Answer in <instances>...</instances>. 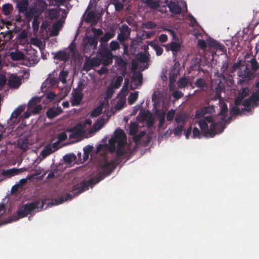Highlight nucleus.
Here are the masks:
<instances>
[{
  "instance_id": "e433bc0d",
  "label": "nucleus",
  "mask_w": 259,
  "mask_h": 259,
  "mask_svg": "<svg viewBox=\"0 0 259 259\" xmlns=\"http://www.w3.org/2000/svg\"><path fill=\"white\" fill-rule=\"evenodd\" d=\"M250 99L251 102L254 103L255 105L259 104V89H258V92L253 93L250 97Z\"/></svg>"
},
{
  "instance_id": "e2e57ef3",
  "label": "nucleus",
  "mask_w": 259,
  "mask_h": 259,
  "mask_svg": "<svg viewBox=\"0 0 259 259\" xmlns=\"http://www.w3.org/2000/svg\"><path fill=\"white\" fill-rule=\"evenodd\" d=\"M108 147V145L107 144H99L96 147V153H99L102 151H105L107 148Z\"/></svg>"
},
{
  "instance_id": "ddd939ff",
  "label": "nucleus",
  "mask_w": 259,
  "mask_h": 259,
  "mask_svg": "<svg viewBox=\"0 0 259 259\" xmlns=\"http://www.w3.org/2000/svg\"><path fill=\"white\" fill-rule=\"evenodd\" d=\"M163 46L165 48L166 51L170 50L172 53L173 56H176L177 53L180 52L181 50V45L176 41H171L168 44L163 45Z\"/></svg>"
},
{
  "instance_id": "f257e3e1",
  "label": "nucleus",
  "mask_w": 259,
  "mask_h": 259,
  "mask_svg": "<svg viewBox=\"0 0 259 259\" xmlns=\"http://www.w3.org/2000/svg\"><path fill=\"white\" fill-rule=\"evenodd\" d=\"M126 136L122 130L117 129L114 132V136L109 140L110 151L113 152L116 150L115 160L110 161L105 159L103 164L101 167L100 171L96 176L97 182H99L106 177L109 175L119 163V159L126 153L124 147L126 144Z\"/></svg>"
},
{
  "instance_id": "cd10ccee",
  "label": "nucleus",
  "mask_w": 259,
  "mask_h": 259,
  "mask_svg": "<svg viewBox=\"0 0 259 259\" xmlns=\"http://www.w3.org/2000/svg\"><path fill=\"white\" fill-rule=\"evenodd\" d=\"M54 152V150L52 149L51 145L48 144L44 147V149L41 152L40 154L43 158H45Z\"/></svg>"
},
{
  "instance_id": "473e14b6",
  "label": "nucleus",
  "mask_w": 259,
  "mask_h": 259,
  "mask_svg": "<svg viewBox=\"0 0 259 259\" xmlns=\"http://www.w3.org/2000/svg\"><path fill=\"white\" fill-rule=\"evenodd\" d=\"M69 72L67 70H62L59 76V80L63 83V84H65L66 83V78L67 77L68 75Z\"/></svg>"
},
{
  "instance_id": "393cba45",
  "label": "nucleus",
  "mask_w": 259,
  "mask_h": 259,
  "mask_svg": "<svg viewBox=\"0 0 259 259\" xmlns=\"http://www.w3.org/2000/svg\"><path fill=\"white\" fill-rule=\"evenodd\" d=\"M115 31L112 30L111 32H106L104 35L100 38V41L101 44H104L108 41L115 36Z\"/></svg>"
},
{
  "instance_id": "9b49d317",
  "label": "nucleus",
  "mask_w": 259,
  "mask_h": 259,
  "mask_svg": "<svg viewBox=\"0 0 259 259\" xmlns=\"http://www.w3.org/2000/svg\"><path fill=\"white\" fill-rule=\"evenodd\" d=\"M28 33L27 32L23 30L19 34V44L22 45L26 46L28 49V47L31 48L32 45V38H30L29 40L27 38Z\"/></svg>"
},
{
  "instance_id": "13d9d810",
  "label": "nucleus",
  "mask_w": 259,
  "mask_h": 259,
  "mask_svg": "<svg viewBox=\"0 0 259 259\" xmlns=\"http://www.w3.org/2000/svg\"><path fill=\"white\" fill-rule=\"evenodd\" d=\"M31 115V112L28 111H25L23 115V119L22 121V123L25 126H27V124L25 121L26 119L28 118Z\"/></svg>"
},
{
  "instance_id": "6e6552de",
  "label": "nucleus",
  "mask_w": 259,
  "mask_h": 259,
  "mask_svg": "<svg viewBox=\"0 0 259 259\" xmlns=\"http://www.w3.org/2000/svg\"><path fill=\"white\" fill-rule=\"evenodd\" d=\"M82 45L83 51L87 52L86 50L88 49L89 47L93 49L97 48L98 40L94 37L87 36L83 39Z\"/></svg>"
},
{
  "instance_id": "a19ab883",
  "label": "nucleus",
  "mask_w": 259,
  "mask_h": 259,
  "mask_svg": "<svg viewBox=\"0 0 259 259\" xmlns=\"http://www.w3.org/2000/svg\"><path fill=\"white\" fill-rule=\"evenodd\" d=\"M25 18L26 20L29 22L32 19V7H30L27 11L25 12Z\"/></svg>"
},
{
  "instance_id": "bb28decb",
  "label": "nucleus",
  "mask_w": 259,
  "mask_h": 259,
  "mask_svg": "<svg viewBox=\"0 0 259 259\" xmlns=\"http://www.w3.org/2000/svg\"><path fill=\"white\" fill-rule=\"evenodd\" d=\"M143 76L141 73L139 74H133L132 77V82L134 83L137 87L142 83Z\"/></svg>"
},
{
  "instance_id": "2eb2a0df",
  "label": "nucleus",
  "mask_w": 259,
  "mask_h": 259,
  "mask_svg": "<svg viewBox=\"0 0 259 259\" xmlns=\"http://www.w3.org/2000/svg\"><path fill=\"white\" fill-rule=\"evenodd\" d=\"M8 84L11 89H17L21 84V80L18 76L12 74L8 80Z\"/></svg>"
},
{
  "instance_id": "b1692460",
  "label": "nucleus",
  "mask_w": 259,
  "mask_h": 259,
  "mask_svg": "<svg viewBox=\"0 0 259 259\" xmlns=\"http://www.w3.org/2000/svg\"><path fill=\"white\" fill-rule=\"evenodd\" d=\"M85 21L87 23L96 24L98 22V19L96 17V14L94 11H90L87 14Z\"/></svg>"
},
{
  "instance_id": "1a4fd4ad",
  "label": "nucleus",
  "mask_w": 259,
  "mask_h": 259,
  "mask_svg": "<svg viewBox=\"0 0 259 259\" xmlns=\"http://www.w3.org/2000/svg\"><path fill=\"white\" fill-rule=\"evenodd\" d=\"M48 5L45 0H36L33 4V16H38L47 9Z\"/></svg>"
},
{
  "instance_id": "8fccbe9b",
  "label": "nucleus",
  "mask_w": 259,
  "mask_h": 259,
  "mask_svg": "<svg viewBox=\"0 0 259 259\" xmlns=\"http://www.w3.org/2000/svg\"><path fill=\"white\" fill-rule=\"evenodd\" d=\"M110 51H115L119 48V45L117 41L113 40L110 43Z\"/></svg>"
},
{
  "instance_id": "4c0bfd02",
  "label": "nucleus",
  "mask_w": 259,
  "mask_h": 259,
  "mask_svg": "<svg viewBox=\"0 0 259 259\" xmlns=\"http://www.w3.org/2000/svg\"><path fill=\"white\" fill-rule=\"evenodd\" d=\"M251 69L254 72L257 71L259 68V63L257 62L256 59L254 57L249 61Z\"/></svg>"
},
{
  "instance_id": "c03bdc74",
  "label": "nucleus",
  "mask_w": 259,
  "mask_h": 259,
  "mask_svg": "<svg viewBox=\"0 0 259 259\" xmlns=\"http://www.w3.org/2000/svg\"><path fill=\"white\" fill-rule=\"evenodd\" d=\"M188 84V80L186 77H183L179 79L178 82V87L180 89L185 88Z\"/></svg>"
},
{
  "instance_id": "5701e85b",
  "label": "nucleus",
  "mask_w": 259,
  "mask_h": 259,
  "mask_svg": "<svg viewBox=\"0 0 259 259\" xmlns=\"http://www.w3.org/2000/svg\"><path fill=\"white\" fill-rule=\"evenodd\" d=\"M9 56L13 61H19L24 59V55L19 51L11 52Z\"/></svg>"
},
{
  "instance_id": "c756f323",
  "label": "nucleus",
  "mask_w": 259,
  "mask_h": 259,
  "mask_svg": "<svg viewBox=\"0 0 259 259\" xmlns=\"http://www.w3.org/2000/svg\"><path fill=\"white\" fill-rule=\"evenodd\" d=\"M228 107L226 104L224 103L221 106V111L219 115L221 116V120H225L227 116Z\"/></svg>"
},
{
  "instance_id": "4d7b16f0",
  "label": "nucleus",
  "mask_w": 259,
  "mask_h": 259,
  "mask_svg": "<svg viewBox=\"0 0 259 259\" xmlns=\"http://www.w3.org/2000/svg\"><path fill=\"white\" fill-rule=\"evenodd\" d=\"M172 97L176 100L183 97L184 94L180 91L176 90L172 93Z\"/></svg>"
},
{
  "instance_id": "7ed1b4c3",
  "label": "nucleus",
  "mask_w": 259,
  "mask_h": 259,
  "mask_svg": "<svg viewBox=\"0 0 259 259\" xmlns=\"http://www.w3.org/2000/svg\"><path fill=\"white\" fill-rule=\"evenodd\" d=\"M97 182V178H91L88 181H83L80 184L74 185L72 187V191H75L74 195L77 196L79 194L89 189V187L92 188L95 184L98 183Z\"/></svg>"
},
{
  "instance_id": "49530a36",
  "label": "nucleus",
  "mask_w": 259,
  "mask_h": 259,
  "mask_svg": "<svg viewBox=\"0 0 259 259\" xmlns=\"http://www.w3.org/2000/svg\"><path fill=\"white\" fill-rule=\"evenodd\" d=\"M68 49L70 50L72 55H74L75 53L77 52L76 45L75 42V39L73 40L71 43L70 44L69 46L68 47Z\"/></svg>"
},
{
  "instance_id": "a878e982",
  "label": "nucleus",
  "mask_w": 259,
  "mask_h": 259,
  "mask_svg": "<svg viewBox=\"0 0 259 259\" xmlns=\"http://www.w3.org/2000/svg\"><path fill=\"white\" fill-rule=\"evenodd\" d=\"M195 85L201 90H204L207 88V83L205 79L203 78H197L195 82Z\"/></svg>"
},
{
  "instance_id": "a211bd4d",
  "label": "nucleus",
  "mask_w": 259,
  "mask_h": 259,
  "mask_svg": "<svg viewBox=\"0 0 259 259\" xmlns=\"http://www.w3.org/2000/svg\"><path fill=\"white\" fill-rule=\"evenodd\" d=\"M70 54L63 51H59L57 52L54 56L55 59L64 62L68 61L70 59Z\"/></svg>"
},
{
  "instance_id": "864d4df0",
  "label": "nucleus",
  "mask_w": 259,
  "mask_h": 259,
  "mask_svg": "<svg viewBox=\"0 0 259 259\" xmlns=\"http://www.w3.org/2000/svg\"><path fill=\"white\" fill-rule=\"evenodd\" d=\"M158 118L159 120L158 127L159 128H161L163 126L165 121V113H161L158 116Z\"/></svg>"
},
{
  "instance_id": "aec40b11",
  "label": "nucleus",
  "mask_w": 259,
  "mask_h": 259,
  "mask_svg": "<svg viewBox=\"0 0 259 259\" xmlns=\"http://www.w3.org/2000/svg\"><path fill=\"white\" fill-rule=\"evenodd\" d=\"M171 13L175 14H180L182 12L181 7L176 3L171 1L167 5Z\"/></svg>"
},
{
  "instance_id": "c9c22d12",
  "label": "nucleus",
  "mask_w": 259,
  "mask_h": 259,
  "mask_svg": "<svg viewBox=\"0 0 259 259\" xmlns=\"http://www.w3.org/2000/svg\"><path fill=\"white\" fill-rule=\"evenodd\" d=\"M48 18L51 20H53L58 18V12L56 9H50L48 11Z\"/></svg>"
},
{
  "instance_id": "de8ad7c7",
  "label": "nucleus",
  "mask_w": 259,
  "mask_h": 259,
  "mask_svg": "<svg viewBox=\"0 0 259 259\" xmlns=\"http://www.w3.org/2000/svg\"><path fill=\"white\" fill-rule=\"evenodd\" d=\"M138 132V126L136 123L131 125L130 127L129 134L132 136L135 135Z\"/></svg>"
},
{
  "instance_id": "dca6fc26",
  "label": "nucleus",
  "mask_w": 259,
  "mask_h": 259,
  "mask_svg": "<svg viewBox=\"0 0 259 259\" xmlns=\"http://www.w3.org/2000/svg\"><path fill=\"white\" fill-rule=\"evenodd\" d=\"M83 95L82 93V91H78L72 94V97L71 99V104L73 106H78L80 104Z\"/></svg>"
},
{
  "instance_id": "58836bf2",
  "label": "nucleus",
  "mask_w": 259,
  "mask_h": 259,
  "mask_svg": "<svg viewBox=\"0 0 259 259\" xmlns=\"http://www.w3.org/2000/svg\"><path fill=\"white\" fill-rule=\"evenodd\" d=\"M102 111V108L100 106H98L95 108L91 112L90 116L92 117H96L99 116Z\"/></svg>"
},
{
  "instance_id": "a18cd8bd",
  "label": "nucleus",
  "mask_w": 259,
  "mask_h": 259,
  "mask_svg": "<svg viewBox=\"0 0 259 259\" xmlns=\"http://www.w3.org/2000/svg\"><path fill=\"white\" fill-rule=\"evenodd\" d=\"M184 129V125L179 124L174 129V134L176 136H180Z\"/></svg>"
},
{
  "instance_id": "2f4dec72",
  "label": "nucleus",
  "mask_w": 259,
  "mask_h": 259,
  "mask_svg": "<svg viewBox=\"0 0 259 259\" xmlns=\"http://www.w3.org/2000/svg\"><path fill=\"white\" fill-rule=\"evenodd\" d=\"M136 60L140 63H146L149 60V57L144 53H140L137 55Z\"/></svg>"
},
{
  "instance_id": "423d86ee",
  "label": "nucleus",
  "mask_w": 259,
  "mask_h": 259,
  "mask_svg": "<svg viewBox=\"0 0 259 259\" xmlns=\"http://www.w3.org/2000/svg\"><path fill=\"white\" fill-rule=\"evenodd\" d=\"M119 30L120 33L118 34L117 39L122 44L130 37L131 29L126 24H124L120 27Z\"/></svg>"
},
{
  "instance_id": "5fc2aeb1",
  "label": "nucleus",
  "mask_w": 259,
  "mask_h": 259,
  "mask_svg": "<svg viewBox=\"0 0 259 259\" xmlns=\"http://www.w3.org/2000/svg\"><path fill=\"white\" fill-rule=\"evenodd\" d=\"M248 89L247 88H243L240 91L238 96L244 98L248 95Z\"/></svg>"
},
{
  "instance_id": "338daca9",
  "label": "nucleus",
  "mask_w": 259,
  "mask_h": 259,
  "mask_svg": "<svg viewBox=\"0 0 259 259\" xmlns=\"http://www.w3.org/2000/svg\"><path fill=\"white\" fill-rule=\"evenodd\" d=\"M220 43L214 39L209 40L208 42L209 47L215 49Z\"/></svg>"
},
{
  "instance_id": "603ef678",
  "label": "nucleus",
  "mask_w": 259,
  "mask_h": 259,
  "mask_svg": "<svg viewBox=\"0 0 259 259\" xmlns=\"http://www.w3.org/2000/svg\"><path fill=\"white\" fill-rule=\"evenodd\" d=\"M192 134H193V136H192L193 138H201L202 137L201 133H200V131L196 127H194V128L192 131Z\"/></svg>"
},
{
  "instance_id": "4be33fe9",
  "label": "nucleus",
  "mask_w": 259,
  "mask_h": 259,
  "mask_svg": "<svg viewBox=\"0 0 259 259\" xmlns=\"http://www.w3.org/2000/svg\"><path fill=\"white\" fill-rule=\"evenodd\" d=\"M28 7V0H20L17 5L19 12L24 13Z\"/></svg>"
},
{
  "instance_id": "6e6d98bb",
  "label": "nucleus",
  "mask_w": 259,
  "mask_h": 259,
  "mask_svg": "<svg viewBox=\"0 0 259 259\" xmlns=\"http://www.w3.org/2000/svg\"><path fill=\"white\" fill-rule=\"evenodd\" d=\"M92 31L94 33L93 37L96 38V39H97L99 36L102 35L103 34V32L101 29H97L94 28L92 29Z\"/></svg>"
},
{
  "instance_id": "f704fd0d",
  "label": "nucleus",
  "mask_w": 259,
  "mask_h": 259,
  "mask_svg": "<svg viewBox=\"0 0 259 259\" xmlns=\"http://www.w3.org/2000/svg\"><path fill=\"white\" fill-rule=\"evenodd\" d=\"M138 92H135L130 94L128 97V102L129 104H133L138 99Z\"/></svg>"
},
{
  "instance_id": "69168bd1",
  "label": "nucleus",
  "mask_w": 259,
  "mask_h": 259,
  "mask_svg": "<svg viewBox=\"0 0 259 259\" xmlns=\"http://www.w3.org/2000/svg\"><path fill=\"white\" fill-rule=\"evenodd\" d=\"M198 46L202 49L205 50L207 47L206 41L204 39H199Z\"/></svg>"
},
{
  "instance_id": "20e7f679",
  "label": "nucleus",
  "mask_w": 259,
  "mask_h": 259,
  "mask_svg": "<svg viewBox=\"0 0 259 259\" xmlns=\"http://www.w3.org/2000/svg\"><path fill=\"white\" fill-rule=\"evenodd\" d=\"M225 128V125L222 124L221 121L211 123L210 124L209 128L208 127L205 138H213L216 135L222 133Z\"/></svg>"
},
{
  "instance_id": "052dcab7",
  "label": "nucleus",
  "mask_w": 259,
  "mask_h": 259,
  "mask_svg": "<svg viewBox=\"0 0 259 259\" xmlns=\"http://www.w3.org/2000/svg\"><path fill=\"white\" fill-rule=\"evenodd\" d=\"M175 114V111L173 109L169 110L166 114V119L168 121H170L172 120Z\"/></svg>"
},
{
  "instance_id": "f8f14e48",
  "label": "nucleus",
  "mask_w": 259,
  "mask_h": 259,
  "mask_svg": "<svg viewBox=\"0 0 259 259\" xmlns=\"http://www.w3.org/2000/svg\"><path fill=\"white\" fill-rule=\"evenodd\" d=\"M237 74L239 77L245 79L246 80H251L254 76V73L249 70L248 67L246 66H245L244 70L240 68L238 71Z\"/></svg>"
},
{
  "instance_id": "9d476101",
  "label": "nucleus",
  "mask_w": 259,
  "mask_h": 259,
  "mask_svg": "<svg viewBox=\"0 0 259 259\" xmlns=\"http://www.w3.org/2000/svg\"><path fill=\"white\" fill-rule=\"evenodd\" d=\"M25 105L18 106L12 113L10 119L8 120V123L10 125L14 124L19 122L18 117L25 110Z\"/></svg>"
},
{
  "instance_id": "f03ea898",
  "label": "nucleus",
  "mask_w": 259,
  "mask_h": 259,
  "mask_svg": "<svg viewBox=\"0 0 259 259\" xmlns=\"http://www.w3.org/2000/svg\"><path fill=\"white\" fill-rule=\"evenodd\" d=\"M32 211V202L18 206L16 214H13L9 223L17 221L21 218H24Z\"/></svg>"
},
{
  "instance_id": "7c9ffc66",
  "label": "nucleus",
  "mask_w": 259,
  "mask_h": 259,
  "mask_svg": "<svg viewBox=\"0 0 259 259\" xmlns=\"http://www.w3.org/2000/svg\"><path fill=\"white\" fill-rule=\"evenodd\" d=\"M94 67L91 58H88L85 59V61L83 64V69L86 71L91 70Z\"/></svg>"
},
{
  "instance_id": "09e8293b",
  "label": "nucleus",
  "mask_w": 259,
  "mask_h": 259,
  "mask_svg": "<svg viewBox=\"0 0 259 259\" xmlns=\"http://www.w3.org/2000/svg\"><path fill=\"white\" fill-rule=\"evenodd\" d=\"M152 46L154 50L156 51V55L157 56H160L161 55H162L163 52V50L161 47L159 46L156 44H154Z\"/></svg>"
},
{
  "instance_id": "0eeeda50",
  "label": "nucleus",
  "mask_w": 259,
  "mask_h": 259,
  "mask_svg": "<svg viewBox=\"0 0 259 259\" xmlns=\"http://www.w3.org/2000/svg\"><path fill=\"white\" fill-rule=\"evenodd\" d=\"M211 88L215 93V97L218 99L221 98V93L224 88V84L221 79L218 78L213 80L211 82Z\"/></svg>"
},
{
  "instance_id": "c85d7f7f",
  "label": "nucleus",
  "mask_w": 259,
  "mask_h": 259,
  "mask_svg": "<svg viewBox=\"0 0 259 259\" xmlns=\"http://www.w3.org/2000/svg\"><path fill=\"white\" fill-rule=\"evenodd\" d=\"M159 0H146V4L151 9H157L160 7Z\"/></svg>"
},
{
  "instance_id": "79ce46f5",
  "label": "nucleus",
  "mask_w": 259,
  "mask_h": 259,
  "mask_svg": "<svg viewBox=\"0 0 259 259\" xmlns=\"http://www.w3.org/2000/svg\"><path fill=\"white\" fill-rule=\"evenodd\" d=\"M45 204L44 201H38L33 199V211L36 209H41Z\"/></svg>"
},
{
  "instance_id": "6ab92c4d",
  "label": "nucleus",
  "mask_w": 259,
  "mask_h": 259,
  "mask_svg": "<svg viewBox=\"0 0 259 259\" xmlns=\"http://www.w3.org/2000/svg\"><path fill=\"white\" fill-rule=\"evenodd\" d=\"M115 65L118 69L125 70L126 68L127 63L121 56H114Z\"/></svg>"
},
{
  "instance_id": "3c124183",
  "label": "nucleus",
  "mask_w": 259,
  "mask_h": 259,
  "mask_svg": "<svg viewBox=\"0 0 259 259\" xmlns=\"http://www.w3.org/2000/svg\"><path fill=\"white\" fill-rule=\"evenodd\" d=\"M206 110L207 108L204 107L200 110H197L196 112V117L200 118L204 116L207 113Z\"/></svg>"
},
{
  "instance_id": "37998d69",
  "label": "nucleus",
  "mask_w": 259,
  "mask_h": 259,
  "mask_svg": "<svg viewBox=\"0 0 259 259\" xmlns=\"http://www.w3.org/2000/svg\"><path fill=\"white\" fill-rule=\"evenodd\" d=\"M12 8L11 4H5L2 6L3 13L5 15H8L10 13V10Z\"/></svg>"
},
{
  "instance_id": "39448f33",
  "label": "nucleus",
  "mask_w": 259,
  "mask_h": 259,
  "mask_svg": "<svg viewBox=\"0 0 259 259\" xmlns=\"http://www.w3.org/2000/svg\"><path fill=\"white\" fill-rule=\"evenodd\" d=\"M100 55L102 64L104 66H107L112 63L114 56H113L111 51L107 48L100 50Z\"/></svg>"
},
{
  "instance_id": "680f3d73",
  "label": "nucleus",
  "mask_w": 259,
  "mask_h": 259,
  "mask_svg": "<svg viewBox=\"0 0 259 259\" xmlns=\"http://www.w3.org/2000/svg\"><path fill=\"white\" fill-rule=\"evenodd\" d=\"M91 59L94 67H98L101 64H102V62L100 58L94 57Z\"/></svg>"
},
{
  "instance_id": "0e129e2a",
  "label": "nucleus",
  "mask_w": 259,
  "mask_h": 259,
  "mask_svg": "<svg viewBox=\"0 0 259 259\" xmlns=\"http://www.w3.org/2000/svg\"><path fill=\"white\" fill-rule=\"evenodd\" d=\"M115 9L116 11L120 12L123 10L124 6L123 4L119 2H116L114 4Z\"/></svg>"
},
{
  "instance_id": "bf43d9fd",
  "label": "nucleus",
  "mask_w": 259,
  "mask_h": 259,
  "mask_svg": "<svg viewBox=\"0 0 259 259\" xmlns=\"http://www.w3.org/2000/svg\"><path fill=\"white\" fill-rule=\"evenodd\" d=\"M38 16H33V33L37 31L39 27V23L37 21V17Z\"/></svg>"
},
{
  "instance_id": "4468645a",
  "label": "nucleus",
  "mask_w": 259,
  "mask_h": 259,
  "mask_svg": "<svg viewBox=\"0 0 259 259\" xmlns=\"http://www.w3.org/2000/svg\"><path fill=\"white\" fill-rule=\"evenodd\" d=\"M63 112L61 107H52L48 109L46 112L47 117L50 119H52L56 116L61 114Z\"/></svg>"
},
{
  "instance_id": "72a5a7b5",
  "label": "nucleus",
  "mask_w": 259,
  "mask_h": 259,
  "mask_svg": "<svg viewBox=\"0 0 259 259\" xmlns=\"http://www.w3.org/2000/svg\"><path fill=\"white\" fill-rule=\"evenodd\" d=\"M32 179V174L29 175L25 179H21L19 183H17L20 188H22L24 186L26 185L28 180L31 181Z\"/></svg>"
},
{
  "instance_id": "774afa93",
  "label": "nucleus",
  "mask_w": 259,
  "mask_h": 259,
  "mask_svg": "<svg viewBox=\"0 0 259 259\" xmlns=\"http://www.w3.org/2000/svg\"><path fill=\"white\" fill-rule=\"evenodd\" d=\"M114 93L113 90L112 88H108L106 91V99H110Z\"/></svg>"
},
{
  "instance_id": "412c9836",
  "label": "nucleus",
  "mask_w": 259,
  "mask_h": 259,
  "mask_svg": "<svg viewBox=\"0 0 259 259\" xmlns=\"http://www.w3.org/2000/svg\"><path fill=\"white\" fill-rule=\"evenodd\" d=\"M199 126L201 130L202 136L206 137L208 129V123H207L204 120H202L201 119L198 121H197Z\"/></svg>"
},
{
  "instance_id": "ea45409f",
  "label": "nucleus",
  "mask_w": 259,
  "mask_h": 259,
  "mask_svg": "<svg viewBox=\"0 0 259 259\" xmlns=\"http://www.w3.org/2000/svg\"><path fill=\"white\" fill-rule=\"evenodd\" d=\"M75 196L74 193L73 194V196L70 194H67L64 197H61L59 198V201L56 203V204H61L64 202V201H67L68 200H71L72 199L73 196Z\"/></svg>"
},
{
  "instance_id": "f3484780",
  "label": "nucleus",
  "mask_w": 259,
  "mask_h": 259,
  "mask_svg": "<svg viewBox=\"0 0 259 259\" xmlns=\"http://www.w3.org/2000/svg\"><path fill=\"white\" fill-rule=\"evenodd\" d=\"M22 171L21 168H12L8 169H4L2 171L3 176L7 178H11L20 174Z\"/></svg>"
}]
</instances>
